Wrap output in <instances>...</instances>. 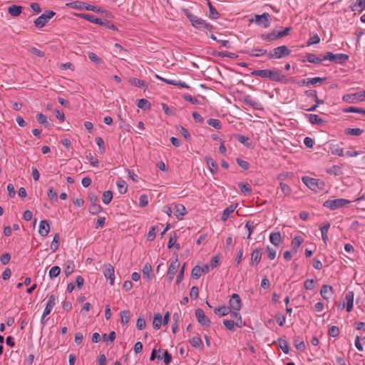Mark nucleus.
Segmentation results:
<instances>
[{"mask_svg": "<svg viewBox=\"0 0 365 365\" xmlns=\"http://www.w3.org/2000/svg\"><path fill=\"white\" fill-rule=\"evenodd\" d=\"M253 76H259L262 78H268L272 81H275L281 83H287L289 80L287 76L279 71V69H262L255 70L251 72Z\"/></svg>", "mask_w": 365, "mask_h": 365, "instance_id": "f257e3e1", "label": "nucleus"}, {"mask_svg": "<svg viewBox=\"0 0 365 365\" xmlns=\"http://www.w3.org/2000/svg\"><path fill=\"white\" fill-rule=\"evenodd\" d=\"M184 14L187 16V18L190 21L192 26L195 29L200 30H208L211 31L213 29L212 25L207 23L205 20L199 18L198 16L192 14L188 9H182Z\"/></svg>", "mask_w": 365, "mask_h": 365, "instance_id": "f03ea898", "label": "nucleus"}, {"mask_svg": "<svg viewBox=\"0 0 365 365\" xmlns=\"http://www.w3.org/2000/svg\"><path fill=\"white\" fill-rule=\"evenodd\" d=\"M302 182L312 190L317 192L323 190L325 187V183L323 180L319 179L312 178L307 176L302 178Z\"/></svg>", "mask_w": 365, "mask_h": 365, "instance_id": "7ed1b4c3", "label": "nucleus"}, {"mask_svg": "<svg viewBox=\"0 0 365 365\" xmlns=\"http://www.w3.org/2000/svg\"><path fill=\"white\" fill-rule=\"evenodd\" d=\"M66 6L67 7H69V8H72V9H78V10H87V11H93V12H99L100 11V7L99 6H93V5H91V4H88L87 3H85V2H83V1H73V2H71V3H67L66 4Z\"/></svg>", "mask_w": 365, "mask_h": 365, "instance_id": "20e7f679", "label": "nucleus"}, {"mask_svg": "<svg viewBox=\"0 0 365 365\" xmlns=\"http://www.w3.org/2000/svg\"><path fill=\"white\" fill-rule=\"evenodd\" d=\"M291 54V50L287 46H280L274 48L268 53V58H282L289 56Z\"/></svg>", "mask_w": 365, "mask_h": 365, "instance_id": "39448f33", "label": "nucleus"}, {"mask_svg": "<svg viewBox=\"0 0 365 365\" xmlns=\"http://www.w3.org/2000/svg\"><path fill=\"white\" fill-rule=\"evenodd\" d=\"M350 201L344 198H339L334 200H328L325 201L323 206L329 208L331 210H334L341 207H344L350 204Z\"/></svg>", "mask_w": 365, "mask_h": 365, "instance_id": "423d86ee", "label": "nucleus"}, {"mask_svg": "<svg viewBox=\"0 0 365 365\" xmlns=\"http://www.w3.org/2000/svg\"><path fill=\"white\" fill-rule=\"evenodd\" d=\"M55 15H56V13L53 11H50V10L46 11L43 14H41L40 16H38L37 19H35V21L34 22V26L38 29L42 28Z\"/></svg>", "mask_w": 365, "mask_h": 365, "instance_id": "0eeeda50", "label": "nucleus"}, {"mask_svg": "<svg viewBox=\"0 0 365 365\" xmlns=\"http://www.w3.org/2000/svg\"><path fill=\"white\" fill-rule=\"evenodd\" d=\"M89 200L91 202V206L89 207V212L91 215H96L102 211V207L98 204V196L94 193L89 194Z\"/></svg>", "mask_w": 365, "mask_h": 365, "instance_id": "6e6552de", "label": "nucleus"}, {"mask_svg": "<svg viewBox=\"0 0 365 365\" xmlns=\"http://www.w3.org/2000/svg\"><path fill=\"white\" fill-rule=\"evenodd\" d=\"M323 59L329 60L332 62L344 63L349 59V56L345 53L334 54L331 52H327L325 56L323 57Z\"/></svg>", "mask_w": 365, "mask_h": 365, "instance_id": "1a4fd4ad", "label": "nucleus"}, {"mask_svg": "<svg viewBox=\"0 0 365 365\" xmlns=\"http://www.w3.org/2000/svg\"><path fill=\"white\" fill-rule=\"evenodd\" d=\"M195 317L197 319V322L204 327H210L211 321L208 319V317L205 314L204 311L197 308L195 312Z\"/></svg>", "mask_w": 365, "mask_h": 365, "instance_id": "9d476101", "label": "nucleus"}, {"mask_svg": "<svg viewBox=\"0 0 365 365\" xmlns=\"http://www.w3.org/2000/svg\"><path fill=\"white\" fill-rule=\"evenodd\" d=\"M229 308L230 309V311L235 310V311H240L242 307V301L241 299L237 294H232L231 296L230 301H229Z\"/></svg>", "mask_w": 365, "mask_h": 365, "instance_id": "9b49d317", "label": "nucleus"}, {"mask_svg": "<svg viewBox=\"0 0 365 365\" xmlns=\"http://www.w3.org/2000/svg\"><path fill=\"white\" fill-rule=\"evenodd\" d=\"M103 272L105 277L110 280V285H113L115 279L113 267L110 264H105Z\"/></svg>", "mask_w": 365, "mask_h": 365, "instance_id": "f8f14e48", "label": "nucleus"}, {"mask_svg": "<svg viewBox=\"0 0 365 365\" xmlns=\"http://www.w3.org/2000/svg\"><path fill=\"white\" fill-rule=\"evenodd\" d=\"M269 14L268 13H264L262 15H255V23L258 25H262L264 28H268L270 26L269 21Z\"/></svg>", "mask_w": 365, "mask_h": 365, "instance_id": "ddd939ff", "label": "nucleus"}, {"mask_svg": "<svg viewBox=\"0 0 365 365\" xmlns=\"http://www.w3.org/2000/svg\"><path fill=\"white\" fill-rule=\"evenodd\" d=\"M179 266L180 263L178 262V259H175V260L173 261L170 263L167 272V276L170 282H171L174 279V277L178 271V269L179 268Z\"/></svg>", "mask_w": 365, "mask_h": 365, "instance_id": "4468645a", "label": "nucleus"}, {"mask_svg": "<svg viewBox=\"0 0 365 365\" xmlns=\"http://www.w3.org/2000/svg\"><path fill=\"white\" fill-rule=\"evenodd\" d=\"M75 15L79 18L86 19L91 23L98 24L101 26L102 25L103 21V19H102L101 18H97L95 16L90 15L88 14L81 13V14H76Z\"/></svg>", "mask_w": 365, "mask_h": 365, "instance_id": "2eb2a0df", "label": "nucleus"}, {"mask_svg": "<svg viewBox=\"0 0 365 365\" xmlns=\"http://www.w3.org/2000/svg\"><path fill=\"white\" fill-rule=\"evenodd\" d=\"M152 272L151 264L150 263L145 264L142 269L143 278L148 282H150L153 279Z\"/></svg>", "mask_w": 365, "mask_h": 365, "instance_id": "dca6fc26", "label": "nucleus"}, {"mask_svg": "<svg viewBox=\"0 0 365 365\" xmlns=\"http://www.w3.org/2000/svg\"><path fill=\"white\" fill-rule=\"evenodd\" d=\"M342 101L349 103H357L361 102L360 96L358 93H347L342 96Z\"/></svg>", "mask_w": 365, "mask_h": 365, "instance_id": "f3484780", "label": "nucleus"}, {"mask_svg": "<svg viewBox=\"0 0 365 365\" xmlns=\"http://www.w3.org/2000/svg\"><path fill=\"white\" fill-rule=\"evenodd\" d=\"M243 53H246L250 56L260 57L264 55L268 56L269 52L266 49H263V48H253L252 50L244 51Z\"/></svg>", "mask_w": 365, "mask_h": 365, "instance_id": "a211bd4d", "label": "nucleus"}, {"mask_svg": "<svg viewBox=\"0 0 365 365\" xmlns=\"http://www.w3.org/2000/svg\"><path fill=\"white\" fill-rule=\"evenodd\" d=\"M173 212L174 215L177 217V218L180 220L184 215H186L187 211L183 205L175 204L173 207Z\"/></svg>", "mask_w": 365, "mask_h": 365, "instance_id": "6ab92c4d", "label": "nucleus"}, {"mask_svg": "<svg viewBox=\"0 0 365 365\" xmlns=\"http://www.w3.org/2000/svg\"><path fill=\"white\" fill-rule=\"evenodd\" d=\"M50 230V225L48 221L46 220H41L39 224L38 233L43 237L48 235Z\"/></svg>", "mask_w": 365, "mask_h": 365, "instance_id": "aec40b11", "label": "nucleus"}, {"mask_svg": "<svg viewBox=\"0 0 365 365\" xmlns=\"http://www.w3.org/2000/svg\"><path fill=\"white\" fill-rule=\"evenodd\" d=\"M333 293V288L328 284H324L320 290V294L324 299H328Z\"/></svg>", "mask_w": 365, "mask_h": 365, "instance_id": "412c9836", "label": "nucleus"}, {"mask_svg": "<svg viewBox=\"0 0 365 365\" xmlns=\"http://www.w3.org/2000/svg\"><path fill=\"white\" fill-rule=\"evenodd\" d=\"M261 257H262V254L260 252L259 249H257V248L255 249L251 254L252 265H254V266L257 265L261 260Z\"/></svg>", "mask_w": 365, "mask_h": 365, "instance_id": "4be33fe9", "label": "nucleus"}, {"mask_svg": "<svg viewBox=\"0 0 365 365\" xmlns=\"http://www.w3.org/2000/svg\"><path fill=\"white\" fill-rule=\"evenodd\" d=\"M354 292L349 291L346 294L345 296V300L346 301V311L348 312H351V310L353 308V304H354Z\"/></svg>", "mask_w": 365, "mask_h": 365, "instance_id": "5701e85b", "label": "nucleus"}, {"mask_svg": "<svg viewBox=\"0 0 365 365\" xmlns=\"http://www.w3.org/2000/svg\"><path fill=\"white\" fill-rule=\"evenodd\" d=\"M205 160L211 173L213 174L216 173L218 170V167L216 162L212 158L207 156L205 158Z\"/></svg>", "mask_w": 365, "mask_h": 365, "instance_id": "b1692460", "label": "nucleus"}, {"mask_svg": "<svg viewBox=\"0 0 365 365\" xmlns=\"http://www.w3.org/2000/svg\"><path fill=\"white\" fill-rule=\"evenodd\" d=\"M270 242L274 246H279L282 242V235L279 232H272L269 236Z\"/></svg>", "mask_w": 365, "mask_h": 365, "instance_id": "393cba45", "label": "nucleus"}, {"mask_svg": "<svg viewBox=\"0 0 365 365\" xmlns=\"http://www.w3.org/2000/svg\"><path fill=\"white\" fill-rule=\"evenodd\" d=\"M303 242V238L299 236H295L294 238L292 241V251L294 253H296L298 250V248L300 247Z\"/></svg>", "mask_w": 365, "mask_h": 365, "instance_id": "a878e982", "label": "nucleus"}, {"mask_svg": "<svg viewBox=\"0 0 365 365\" xmlns=\"http://www.w3.org/2000/svg\"><path fill=\"white\" fill-rule=\"evenodd\" d=\"M235 138L242 144L245 145L247 148H250L252 145V141L250 139L245 135L237 134L235 135Z\"/></svg>", "mask_w": 365, "mask_h": 365, "instance_id": "bb28decb", "label": "nucleus"}, {"mask_svg": "<svg viewBox=\"0 0 365 365\" xmlns=\"http://www.w3.org/2000/svg\"><path fill=\"white\" fill-rule=\"evenodd\" d=\"M75 267L76 265L73 260H67L66 262V267L64 269V273L66 276L68 277L71 275L73 272Z\"/></svg>", "mask_w": 365, "mask_h": 365, "instance_id": "cd10ccee", "label": "nucleus"}, {"mask_svg": "<svg viewBox=\"0 0 365 365\" xmlns=\"http://www.w3.org/2000/svg\"><path fill=\"white\" fill-rule=\"evenodd\" d=\"M22 7L21 6L11 5L8 8L9 13L12 16H19L21 14Z\"/></svg>", "mask_w": 365, "mask_h": 365, "instance_id": "c85d7f7f", "label": "nucleus"}, {"mask_svg": "<svg viewBox=\"0 0 365 365\" xmlns=\"http://www.w3.org/2000/svg\"><path fill=\"white\" fill-rule=\"evenodd\" d=\"M137 106L140 109L148 110L150 109L151 104L147 99L141 98L138 100Z\"/></svg>", "mask_w": 365, "mask_h": 365, "instance_id": "c756f323", "label": "nucleus"}, {"mask_svg": "<svg viewBox=\"0 0 365 365\" xmlns=\"http://www.w3.org/2000/svg\"><path fill=\"white\" fill-rule=\"evenodd\" d=\"M305 115L312 124L319 125L324 122L317 114H305Z\"/></svg>", "mask_w": 365, "mask_h": 365, "instance_id": "7c9ffc66", "label": "nucleus"}, {"mask_svg": "<svg viewBox=\"0 0 365 365\" xmlns=\"http://www.w3.org/2000/svg\"><path fill=\"white\" fill-rule=\"evenodd\" d=\"M261 38L264 41H272L276 39H278L279 36H277V32H276L275 31H273L272 32L269 33V34H262Z\"/></svg>", "mask_w": 365, "mask_h": 365, "instance_id": "2f4dec72", "label": "nucleus"}, {"mask_svg": "<svg viewBox=\"0 0 365 365\" xmlns=\"http://www.w3.org/2000/svg\"><path fill=\"white\" fill-rule=\"evenodd\" d=\"M128 82L132 85L141 88H144L147 86V83L145 81H142L136 78H130Z\"/></svg>", "mask_w": 365, "mask_h": 365, "instance_id": "473e14b6", "label": "nucleus"}, {"mask_svg": "<svg viewBox=\"0 0 365 365\" xmlns=\"http://www.w3.org/2000/svg\"><path fill=\"white\" fill-rule=\"evenodd\" d=\"M162 324V315L160 313L155 314L153 322V328L158 330L160 328Z\"/></svg>", "mask_w": 365, "mask_h": 365, "instance_id": "72a5a7b5", "label": "nucleus"}, {"mask_svg": "<svg viewBox=\"0 0 365 365\" xmlns=\"http://www.w3.org/2000/svg\"><path fill=\"white\" fill-rule=\"evenodd\" d=\"M330 227V224L329 222H327L321 228V232H322V240L323 242L326 244L327 240H328V235H327V232H328V230H329V228Z\"/></svg>", "mask_w": 365, "mask_h": 365, "instance_id": "f704fd0d", "label": "nucleus"}, {"mask_svg": "<svg viewBox=\"0 0 365 365\" xmlns=\"http://www.w3.org/2000/svg\"><path fill=\"white\" fill-rule=\"evenodd\" d=\"M235 207H236L233 206L232 205L226 207L223 211L222 215L221 217V220L224 222L226 221L228 219V217H230V215L234 212Z\"/></svg>", "mask_w": 365, "mask_h": 365, "instance_id": "c9c22d12", "label": "nucleus"}, {"mask_svg": "<svg viewBox=\"0 0 365 365\" xmlns=\"http://www.w3.org/2000/svg\"><path fill=\"white\" fill-rule=\"evenodd\" d=\"M364 133V130L356 128H346L344 130V133L347 135H356L359 136Z\"/></svg>", "mask_w": 365, "mask_h": 365, "instance_id": "e433bc0d", "label": "nucleus"}, {"mask_svg": "<svg viewBox=\"0 0 365 365\" xmlns=\"http://www.w3.org/2000/svg\"><path fill=\"white\" fill-rule=\"evenodd\" d=\"M238 186L240 189V191L244 193L245 195H250L252 192L251 186L248 183L240 182Z\"/></svg>", "mask_w": 365, "mask_h": 365, "instance_id": "4c0bfd02", "label": "nucleus"}, {"mask_svg": "<svg viewBox=\"0 0 365 365\" xmlns=\"http://www.w3.org/2000/svg\"><path fill=\"white\" fill-rule=\"evenodd\" d=\"M294 344L297 350L303 351L306 349V345L304 341L299 340V336L294 338Z\"/></svg>", "mask_w": 365, "mask_h": 365, "instance_id": "58836bf2", "label": "nucleus"}, {"mask_svg": "<svg viewBox=\"0 0 365 365\" xmlns=\"http://www.w3.org/2000/svg\"><path fill=\"white\" fill-rule=\"evenodd\" d=\"M330 150L333 155L339 156L344 155L343 148L339 147L338 145H331Z\"/></svg>", "mask_w": 365, "mask_h": 365, "instance_id": "ea45409f", "label": "nucleus"}, {"mask_svg": "<svg viewBox=\"0 0 365 365\" xmlns=\"http://www.w3.org/2000/svg\"><path fill=\"white\" fill-rule=\"evenodd\" d=\"M358 7L360 8L359 11L361 12L365 9V0H356V3L350 6L352 11H356Z\"/></svg>", "mask_w": 365, "mask_h": 365, "instance_id": "a19ab883", "label": "nucleus"}, {"mask_svg": "<svg viewBox=\"0 0 365 365\" xmlns=\"http://www.w3.org/2000/svg\"><path fill=\"white\" fill-rule=\"evenodd\" d=\"M61 273V268L58 266H53L51 268L48 272V276L51 279H53L57 277Z\"/></svg>", "mask_w": 365, "mask_h": 365, "instance_id": "79ce46f5", "label": "nucleus"}, {"mask_svg": "<svg viewBox=\"0 0 365 365\" xmlns=\"http://www.w3.org/2000/svg\"><path fill=\"white\" fill-rule=\"evenodd\" d=\"M215 314L221 315V316H225L230 314V309L227 307L223 306L221 307L215 308L214 310Z\"/></svg>", "mask_w": 365, "mask_h": 365, "instance_id": "37998d69", "label": "nucleus"}, {"mask_svg": "<svg viewBox=\"0 0 365 365\" xmlns=\"http://www.w3.org/2000/svg\"><path fill=\"white\" fill-rule=\"evenodd\" d=\"M278 343L279 348L283 351L284 354L289 353V344L288 342L282 338L278 339Z\"/></svg>", "mask_w": 365, "mask_h": 365, "instance_id": "c03bdc74", "label": "nucleus"}, {"mask_svg": "<svg viewBox=\"0 0 365 365\" xmlns=\"http://www.w3.org/2000/svg\"><path fill=\"white\" fill-rule=\"evenodd\" d=\"M307 61L309 62V63H321L322 61H324V59L323 58H321L319 57H317L315 54L314 53H308L307 55Z\"/></svg>", "mask_w": 365, "mask_h": 365, "instance_id": "a18cd8bd", "label": "nucleus"}, {"mask_svg": "<svg viewBox=\"0 0 365 365\" xmlns=\"http://www.w3.org/2000/svg\"><path fill=\"white\" fill-rule=\"evenodd\" d=\"M190 344L195 348H202L203 344L201 339L199 336H194L190 340Z\"/></svg>", "mask_w": 365, "mask_h": 365, "instance_id": "49530a36", "label": "nucleus"}, {"mask_svg": "<svg viewBox=\"0 0 365 365\" xmlns=\"http://www.w3.org/2000/svg\"><path fill=\"white\" fill-rule=\"evenodd\" d=\"M118 192L121 194H124L127 192L128 185L125 181L120 180L116 183Z\"/></svg>", "mask_w": 365, "mask_h": 365, "instance_id": "de8ad7c7", "label": "nucleus"}, {"mask_svg": "<svg viewBox=\"0 0 365 365\" xmlns=\"http://www.w3.org/2000/svg\"><path fill=\"white\" fill-rule=\"evenodd\" d=\"M327 173L335 176L341 175L343 174L341 168L339 165H333L331 168L327 170Z\"/></svg>", "mask_w": 365, "mask_h": 365, "instance_id": "09e8293b", "label": "nucleus"}, {"mask_svg": "<svg viewBox=\"0 0 365 365\" xmlns=\"http://www.w3.org/2000/svg\"><path fill=\"white\" fill-rule=\"evenodd\" d=\"M207 124L215 129L220 130L222 128L221 121L218 119L210 118L207 121Z\"/></svg>", "mask_w": 365, "mask_h": 365, "instance_id": "8fccbe9b", "label": "nucleus"}, {"mask_svg": "<svg viewBox=\"0 0 365 365\" xmlns=\"http://www.w3.org/2000/svg\"><path fill=\"white\" fill-rule=\"evenodd\" d=\"M59 240H60L59 234L56 233L54 235L53 242H51V250H52L53 252H56L58 250V246H59Z\"/></svg>", "mask_w": 365, "mask_h": 365, "instance_id": "3c124183", "label": "nucleus"}, {"mask_svg": "<svg viewBox=\"0 0 365 365\" xmlns=\"http://www.w3.org/2000/svg\"><path fill=\"white\" fill-rule=\"evenodd\" d=\"M113 199V192L110 190L105 191L103 194L102 200L103 203L108 205L109 204Z\"/></svg>", "mask_w": 365, "mask_h": 365, "instance_id": "603ef678", "label": "nucleus"}, {"mask_svg": "<svg viewBox=\"0 0 365 365\" xmlns=\"http://www.w3.org/2000/svg\"><path fill=\"white\" fill-rule=\"evenodd\" d=\"M130 313L129 310H123L120 312L121 322L124 325L128 324L130 319Z\"/></svg>", "mask_w": 365, "mask_h": 365, "instance_id": "864d4df0", "label": "nucleus"}, {"mask_svg": "<svg viewBox=\"0 0 365 365\" xmlns=\"http://www.w3.org/2000/svg\"><path fill=\"white\" fill-rule=\"evenodd\" d=\"M36 120H37V121L39 123L43 125L46 127H48L49 126V123H48V122L47 120V116L46 115H43L42 113H38L36 115Z\"/></svg>", "mask_w": 365, "mask_h": 365, "instance_id": "5fc2aeb1", "label": "nucleus"}, {"mask_svg": "<svg viewBox=\"0 0 365 365\" xmlns=\"http://www.w3.org/2000/svg\"><path fill=\"white\" fill-rule=\"evenodd\" d=\"M343 112L344 113H361V114H364V113H365V110L361 108H357V107H349V108H344L343 110Z\"/></svg>", "mask_w": 365, "mask_h": 365, "instance_id": "6e6d98bb", "label": "nucleus"}, {"mask_svg": "<svg viewBox=\"0 0 365 365\" xmlns=\"http://www.w3.org/2000/svg\"><path fill=\"white\" fill-rule=\"evenodd\" d=\"M98 14H100L101 17H102V19H107L108 20L109 19H113V15L112 14L111 12L107 11V10H105L103 9V8L100 7V11L99 12H97Z\"/></svg>", "mask_w": 365, "mask_h": 365, "instance_id": "4d7b16f0", "label": "nucleus"}, {"mask_svg": "<svg viewBox=\"0 0 365 365\" xmlns=\"http://www.w3.org/2000/svg\"><path fill=\"white\" fill-rule=\"evenodd\" d=\"M48 197L51 201H57L58 197H57V192L55 191L53 187H50L47 192Z\"/></svg>", "mask_w": 365, "mask_h": 365, "instance_id": "13d9d810", "label": "nucleus"}, {"mask_svg": "<svg viewBox=\"0 0 365 365\" xmlns=\"http://www.w3.org/2000/svg\"><path fill=\"white\" fill-rule=\"evenodd\" d=\"M339 333H340L339 329L336 326H331L328 331V334L331 337L338 336Z\"/></svg>", "mask_w": 365, "mask_h": 365, "instance_id": "bf43d9fd", "label": "nucleus"}, {"mask_svg": "<svg viewBox=\"0 0 365 365\" xmlns=\"http://www.w3.org/2000/svg\"><path fill=\"white\" fill-rule=\"evenodd\" d=\"M200 270L201 269H200V266H198V265L195 266L192 269V272H191L192 277L196 279L200 278L202 274V271H200Z\"/></svg>", "mask_w": 365, "mask_h": 365, "instance_id": "052dcab7", "label": "nucleus"}, {"mask_svg": "<svg viewBox=\"0 0 365 365\" xmlns=\"http://www.w3.org/2000/svg\"><path fill=\"white\" fill-rule=\"evenodd\" d=\"M165 83L170 84V85L177 86H179L181 88H189V86H187L185 82H182L180 81H175V80L165 81Z\"/></svg>", "mask_w": 365, "mask_h": 365, "instance_id": "680f3d73", "label": "nucleus"}, {"mask_svg": "<svg viewBox=\"0 0 365 365\" xmlns=\"http://www.w3.org/2000/svg\"><path fill=\"white\" fill-rule=\"evenodd\" d=\"M88 56L96 64H100L102 62V60L95 53L89 52Z\"/></svg>", "mask_w": 365, "mask_h": 365, "instance_id": "e2e57ef3", "label": "nucleus"}, {"mask_svg": "<svg viewBox=\"0 0 365 365\" xmlns=\"http://www.w3.org/2000/svg\"><path fill=\"white\" fill-rule=\"evenodd\" d=\"M236 162L237 165L244 170H247L250 168V163L241 158H237Z\"/></svg>", "mask_w": 365, "mask_h": 365, "instance_id": "0e129e2a", "label": "nucleus"}, {"mask_svg": "<svg viewBox=\"0 0 365 365\" xmlns=\"http://www.w3.org/2000/svg\"><path fill=\"white\" fill-rule=\"evenodd\" d=\"M245 227L248 230V235L247 236V239H250L252 233L254 231V228H255L254 222L250 221V220L247 221L245 224Z\"/></svg>", "mask_w": 365, "mask_h": 365, "instance_id": "69168bd1", "label": "nucleus"}, {"mask_svg": "<svg viewBox=\"0 0 365 365\" xmlns=\"http://www.w3.org/2000/svg\"><path fill=\"white\" fill-rule=\"evenodd\" d=\"M86 158L88 159V160L89 161L90 164L93 166V167H97L99 164V161L98 160L94 157L91 153H89L87 156H86Z\"/></svg>", "mask_w": 365, "mask_h": 365, "instance_id": "338daca9", "label": "nucleus"}, {"mask_svg": "<svg viewBox=\"0 0 365 365\" xmlns=\"http://www.w3.org/2000/svg\"><path fill=\"white\" fill-rule=\"evenodd\" d=\"M148 204V197L147 195L143 194L140 195L139 199V206L140 207H145Z\"/></svg>", "mask_w": 365, "mask_h": 365, "instance_id": "774afa93", "label": "nucleus"}]
</instances>
